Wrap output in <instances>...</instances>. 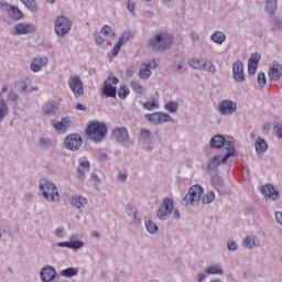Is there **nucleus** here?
<instances>
[{
    "label": "nucleus",
    "instance_id": "nucleus-1",
    "mask_svg": "<svg viewBox=\"0 0 282 282\" xmlns=\"http://www.w3.org/2000/svg\"><path fill=\"white\" fill-rule=\"evenodd\" d=\"M210 144L214 149H221L225 144V156L221 158V155H216L208 162L209 169H217L219 166L220 162L226 163V160L229 158H232L235 155V143L231 141H226V138L221 134H217L210 140Z\"/></svg>",
    "mask_w": 282,
    "mask_h": 282
},
{
    "label": "nucleus",
    "instance_id": "nucleus-2",
    "mask_svg": "<svg viewBox=\"0 0 282 282\" xmlns=\"http://www.w3.org/2000/svg\"><path fill=\"white\" fill-rule=\"evenodd\" d=\"M107 131V126L100 122H91L90 124H88V128L86 129L88 138H90V140H94V142H100L105 140Z\"/></svg>",
    "mask_w": 282,
    "mask_h": 282
},
{
    "label": "nucleus",
    "instance_id": "nucleus-3",
    "mask_svg": "<svg viewBox=\"0 0 282 282\" xmlns=\"http://www.w3.org/2000/svg\"><path fill=\"white\" fill-rule=\"evenodd\" d=\"M171 43H173V37L169 33H161L150 41L149 46L154 52H163L171 47Z\"/></svg>",
    "mask_w": 282,
    "mask_h": 282
},
{
    "label": "nucleus",
    "instance_id": "nucleus-4",
    "mask_svg": "<svg viewBox=\"0 0 282 282\" xmlns=\"http://www.w3.org/2000/svg\"><path fill=\"white\" fill-rule=\"evenodd\" d=\"M202 193H204L202 185H193L183 199V206H195V204H199Z\"/></svg>",
    "mask_w": 282,
    "mask_h": 282
},
{
    "label": "nucleus",
    "instance_id": "nucleus-5",
    "mask_svg": "<svg viewBox=\"0 0 282 282\" xmlns=\"http://www.w3.org/2000/svg\"><path fill=\"white\" fill-rule=\"evenodd\" d=\"M40 191H42L43 197L48 202H56L58 199V188L50 181H42L40 183Z\"/></svg>",
    "mask_w": 282,
    "mask_h": 282
},
{
    "label": "nucleus",
    "instance_id": "nucleus-6",
    "mask_svg": "<svg viewBox=\"0 0 282 282\" xmlns=\"http://www.w3.org/2000/svg\"><path fill=\"white\" fill-rule=\"evenodd\" d=\"M69 30H72V21L66 17H57L55 20V32L58 36H65V34H69Z\"/></svg>",
    "mask_w": 282,
    "mask_h": 282
},
{
    "label": "nucleus",
    "instance_id": "nucleus-7",
    "mask_svg": "<svg viewBox=\"0 0 282 282\" xmlns=\"http://www.w3.org/2000/svg\"><path fill=\"white\" fill-rule=\"evenodd\" d=\"M68 86L70 91H73L75 98H80L85 94L83 88V82L80 80V76L73 75L68 79Z\"/></svg>",
    "mask_w": 282,
    "mask_h": 282
},
{
    "label": "nucleus",
    "instance_id": "nucleus-8",
    "mask_svg": "<svg viewBox=\"0 0 282 282\" xmlns=\"http://www.w3.org/2000/svg\"><path fill=\"white\" fill-rule=\"evenodd\" d=\"M119 83L118 77L110 76L108 79L105 82V86L102 89L104 96H107L108 98H116V85Z\"/></svg>",
    "mask_w": 282,
    "mask_h": 282
},
{
    "label": "nucleus",
    "instance_id": "nucleus-9",
    "mask_svg": "<svg viewBox=\"0 0 282 282\" xmlns=\"http://www.w3.org/2000/svg\"><path fill=\"white\" fill-rule=\"evenodd\" d=\"M83 145V138L78 134H70L65 138L64 147L69 149V151H77Z\"/></svg>",
    "mask_w": 282,
    "mask_h": 282
},
{
    "label": "nucleus",
    "instance_id": "nucleus-10",
    "mask_svg": "<svg viewBox=\"0 0 282 282\" xmlns=\"http://www.w3.org/2000/svg\"><path fill=\"white\" fill-rule=\"evenodd\" d=\"M147 120L153 124H160L162 122H171V116L164 112H154L152 115H145Z\"/></svg>",
    "mask_w": 282,
    "mask_h": 282
},
{
    "label": "nucleus",
    "instance_id": "nucleus-11",
    "mask_svg": "<svg viewBox=\"0 0 282 282\" xmlns=\"http://www.w3.org/2000/svg\"><path fill=\"white\" fill-rule=\"evenodd\" d=\"M173 206H174L173 198H165L163 200V206H161L158 212V217L160 219H164L166 215H171V213H173Z\"/></svg>",
    "mask_w": 282,
    "mask_h": 282
},
{
    "label": "nucleus",
    "instance_id": "nucleus-12",
    "mask_svg": "<svg viewBox=\"0 0 282 282\" xmlns=\"http://www.w3.org/2000/svg\"><path fill=\"white\" fill-rule=\"evenodd\" d=\"M155 67H158V59H152L148 64L143 63V67L139 72L140 78L148 80L151 77V69H155Z\"/></svg>",
    "mask_w": 282,
    "mask_h": 282
},
{
    "label": "nucleus",
    "instance_id": "nucleus-13",
    "mask_svg": "<svg viewBox=\"0 0 282 282\" xmlns=\"http://www.w3.org/2000/svg\"><path fill=\"white\" fill-rule=\"evenodd\" d=\"M219 111L223 116H230L237 111V104L230 100H224L219 105Z\"/></svg>",
    "mask_w": 282,
    "mask_h": 282
},
{
    "label": "nucleus",
    "instance_id": "nucleus-14",
    "mask_svg": "<svg viewBox=\"0 0 282 282\" xmlns=\"http://www.w3.org/2000/svg\"><path fill=\"white\" fill-rule=\"evenodd\" d=\"M232 72L236 83H243L246 80V75H243V63H241V61L234 63Z\"/></svg>",
    "mask_w": 282,
    "mask_h": 282
},
{
    "label": "nucleus",
    "instance_id": "nucleus-15",
    "mask_svg": "<svg viewBox=\"0 0 282 282\" xmlns=\"http://www.w3.org/2000/svg\"><path fill=\"white\" fill-rule=\"evenodd\" d=\"M36 26L34 24H25V23H19L14 26V33L18 34V36H21L23 34H32V32H35Z\"/></svg>",
    "mask_w": 282,
    "mask_h": 282
},
{
    "label": "nucleus",
    "instance_id": "nucleus-16",
    "mask_svg": "<svg viewBox=\"0 0 282 282\" xmlns=\"http://www.w3.org/2000/svg\"><path fill=\"white\" fill-rule=\"evenodd\" d=\"M282 76V65L274 62L269 69V78L270 80H273V83H276L279 78Z\"/></svg>",
    "mask_w": 282,
    "mask_h": 282
},
{
    "label": "nucleus",
    "instance_id": "nucleus-17",
    "mask_svg": "<svg viewBox=\"0 0 282 282\" xmlns=\"http://www.w3.org/2000/svg\"><path fill=\"white\" fill-rule=\"evenodd\" d=\"M261 193L269 199H273V200L279 199V191L274 189V186L272 185L262 186Z\"/></svg>",
    "mask_w": 282,
    "mask_h": 282
},
{
    "label": "nucleus",
    "instance_id": "nucleus-18",
    "mask_svg": "<svg viewBox=\"0 0 282 282\" xmlns=\"http://www.w3.org/2000/svg\"><path fill=\"white\" fill-rule=\"evenodd\" d=\"M47 63H48L47 57L37 56L33 59V62L31 64V70L32 72H41V68L47 66Z\"/></svg>",
    "mask_w": 282,
    "mask_h": 282
},
{
    "label": "nucleus",
    "instance_id": "nucleus-19",
    "mask_svg": "<svg viewBox=\"0 0 282 282\" xmlns=\"http://www.w3.org/2000/svg\"><path fill=\"white\" fill-rule=\"evenodd\" d=\"M55 278H56V270H54V268L52 267H45L41 271L42 281L50 282V281H54Z\"/></svg>",
    "mask_w": 282,
    "mask_h": 282
},
{
    "label": "nucleus",
    "instance_id": "nucleus-20",
    "mask_svg": "<svg viewBox=\"0 0 282 282\" xmlns=\"http://www.w3.org/2000/svg\"><path fill=\"white\" fill-rule=\"evenodd\" d=\"M261 58V55L254 53L250 56L249 63H248V72L249 74H256L257 67H259V59Z\"/></svg>",
    "mask_w": 282,
    "mask_h": 282
},
{
    "label": "nucleus",
    "instance_id": "nucleus-21",
    "mask_svg": "<svg viewBox=\"0 0 282 282\" xmlns=\"http://www.w3.org/2000/svg\"><path fill=\"white\" fill-rule=\"evenodd\" d=\"M89 161H84L79 163V166L77 169V175L79 177V180H84L85 178V174L89 173Z\"/></svg>",
    "mask_w": 282,
    "mask_h": 282
},
{
    "label": "nucleus",
    "instance_id": "nucleus-22",
    "mask_svg": "<svg viewBox=\"0 0 282 282\" xmlns=\"http://www.w3.org/2000/svg\"><path fill=\"white\" fill-rule=\"evenodd\" d=\"M113 137L118 142H124L129 138V132L124 128H117L113 130Z\"/></svg>",
    "mask_w": 282,
    "mask_h": 282
},
{
    "label": "nucleus",
    "instance_id": "nucleus-23",
    "mask_svg": "<svg viewBox=\"0 0 282 282\" xmlns=\"http://www.w3.org/2000/svg\"><path fill=\"white\" fill-rule=\"evenodd\" d=\"M52 127H54L56 131H67V127H69V118H63L57 123L52 121Z\"/></svg>",
    "mask_w": 282,
    "mask_h": 282
},
{
    "label": "nucleus",
    "instance_id": "nucleus-24",
    "mask_svg": "<svg viewBox=\"0 0 282 282\" xmlns=\"http://www.w3.org/2000/svg\"><path fill=\"white\" fill-rule=\"evenodd\" d=\"M160 98V95L156 93L153 97L150 98L149 101L144 104V109H148V111H151L153 109H158L159 104L158 100Z\"/></svg>",
    "mask_w": 282,
    "mask_h": 282
},
{
    "label": "nucleus",
    "instance_id": "nucleus-25",
    "mask_svg": "<svg viewBox=\"0 0 282 282\" xmlns=\"http://www.w3.org/2000/svg\"><path fill=\"white\" fill-rule=\"evenodd\" d=\"M254 147L258 154L265 153L268 151V142L261 138L257 139Z\"/></svg>",
    "mask_w": 282,
    "mask_h": 282
},
{
    "label": "nucleus",
    "instance_id": "nucleus-26",
    "mask_svg": "<svg viewBox=\"0 0 282 282\" xmlns=\"http://www.w3.org/2000/svg\"><path fill=\"white\" fill-rule=\"evenodd\" d=\"M121 36L118 41V43L112 48V56H118V52H120L122 45H124L129 41V36L127 35Z\"/></svg>",
    "mask_w": 282,
    "mask_h": 282
},
{
    "label": "nucleus",
    "instance_id": "nucleus-27",
    "mask_svg": "<svg viewBox=\"0 0 282 282\" xmlns=\"http://www.w3.org/2000/svg\"><path fill=\"white\" fill-rule=\"evenodd\" d=\"M9 14L15 21H20V19H23V17H24L23 12H21V9L17 8V7H10Z\"/></svg>",
    "mask_w": 282,
    "mask_h": 282
},
{
    "label": "nucleus",
    "instance_id": "nucleus-28",
    "mask_svg": "<svg viewBox=\"0 0 282 282\" xmlns=\"http://www.w3.org/2000/svg\"><path fill=\"white\" fill-rule=\"evenodd\" d=\"M70 204L73 206H76V208H83V206H85L87 204V198L85 197H78V196H74L70 198Z\"/></svg>",
    "mask_w": 282,
    "mask_h": 282
},
{
    "label": "nucleus",
    "instance_id": "nucleus-29",
    "mask_svg": "<svg viewBox=\"0 0 282 282\" xmlns=\"http://www.w3.org/2000/svg\"><path fill=\"white\" fill-rule=\"evenodd\" d=\"M212 41H214V43H218V45H221V43L226 41V34H224V32L217 31L212 35Z\"/></svg>",
    "mask_w": 282,
    "mask_h": 282
},
{
    "label": "nucleus",
    "instance_id": "nucleus-30",
    "mask_svg": "<svg viewBox=\"0 0 282 282\" xmlns=\"http://www.w3.org/2000/svg\"><path fill=\"white\" fill-rule=\"evenodd\" d=\"M265 8L269 14H274V12L276 11V0H267Z\"/></svg>",
    "mask_w": 282,
    "mask_h": 282
},
{
    "label": "nucleus",
    "instance_id": "nucleus-31",
    "mask_svg": "<svg viewBox=\"0 0 282 282\" xmlns=\"http://www.w3.org/2000/svg\"><path fill=\"white\" fill-rule=\"evenodd\" d=\"M189 65H191V67H193V69H203L204 59L193 58L189 61Z\"/></svg>",
    "mask_w": 282,
    "mask_h": 282
},
{
    "label": "nucleus",
    "instance_id": "nucleus-32",
    "mask_svg": "<svg viewBox=\"0 0 282 282\" xmlns=\"http://www.w3.org/2000/svg\"><path fill=\"white\" fill-rule=\"evenodd\" d=\"M145 227L148 232H150L151 235H155V232H158V225L151 220L145 221Z\"/></svg>",
    "mask_w": 282,
    "mask_h": 282
},
{
    "label": "nucleus",
    "instance_id": "nucleus-33",
    "mask_svg": "<svg viewBox=\"0 0 282 282\" xmlns=\"http://www.w3.org/2000/svg\"><path fill=\"white\" fill-rule=\"evenodd\" d=\"M31 12H36V0H20Z\"/></svg>",
    "mask_w": 282,
    "mask_h": 282
},
{
    "label": "nucleus",
    "instance_id": "nucleus-34",
    "mask_svg": "<svg viewBox=\"0 0 282 282\" xmlns=\"http://www.w3.org/2000/svg\"><path fill=\"white\" fill-rule=\"evenodd\" d=\"M245 248H254L257 246V238L256 237H247L243 240Z\"/></svg>",
    "mask_w": 282,
    "mask_h": 282
},
{
    "label": "nucleus",
    "instance_id": "nucleus-35",
    "mask_svg": "<svg viewBox=\"0 0 282 282\" xmlns=\"http://www.w3.org/2000/svg\"><path fill=\"white\" fill-rule=\"evenodd\" d=\"M78 274V269L68 268L62 271L63 276H67L68 279H72V276H76Z\"/></svg>",
    "mask_w": 282,
    "mask_h": 282
},
{
    "label": "nucleus",
    "instance_id": "nucleus-36",
    "mask_svg": "<svg viewBox=\"0 0 282 282\" xmlns=\"http://www.w3.org/2000/svg\"><path fill=\"white\" fill-rule=\"evenodd\" d=\"M207 274H224V270L219 265H212L206 269Z\"/></svg>",
    "mask_w": 282,
    "mask_h": 282
},
{
    "label": "nucleus",
    "instance_id": "nucleus-37",
    "mask_svg": "<svg viewBox=\"0 0 282 282\" xmlns=\"http://www.w3.org/2000/svg\"><path fill=\"white\" fill-rule=\"evenodd\" d=\"M131 87L135 94H144V87H142L140 82H131Z\"/></svg>",
    "mask_w": 282,
    "mask_h": 282
},
{
    "label": "nucleus",
    "instance_id": "nucleus-38",
    "mask_svg": "<svg viewBox=\"0 0 282 282\" xmlns=\"http://www.w3.org/2000/svg\"><path fill=\"white\" fill-rule=\"evenodd\" d=\"M8 115V105L3 102V99L0 100V120H3Z\"/></svg>",
    "mask_w": 282,
    "mask_h": 282
},
{
    "label": "nucleus",
    "instance_id": "nucleus-39",
    "mask_svg": "<svg viewBox=\"0 0 282 282\" xmlns=\"http://www.w3.org/2000/svg\"><path fill=\"white\" fill-rule=\"evenodd\" d=\"M118 96H119L120 100H124V98H127V96H129V88H127V86H121L118 89Z\"/></svg>",
    "mask_w": 282,
    "mask_h": 282
},
{
    "label": "nucleus",
    "instance_id": "nucleus-40",
    "mask_svg": "<svg viewBox=\"0 0 282 282\" xmlns=\"http://www.w3.org/2000/svg\"><path fill=\"white\" fill-rule=\"evenodd\" d=\"M203 204H212V202H215V193L209 192L202 198Z\"/></svg>",
    "mask_w": 282,
    "mask_h": 282
},
{
    "label": "nucleus",
    "instance_id": "nucleus-41",
    "mask_svg": "<svg viewBox=\"0 0 282 282\" xmlns=\"http://www.w3.org/2000/svg\"><path fill=\"white\" fill-rule=\"evenodd\" d=\"M203 69H205V72H210L212 74L216 72L213 62H203Z\"/></svg>",
    "mask_w": 282,
    "mask_h": 282
},
{
    "label": "nucleus",
    "instance_id": "nucleus-42",
    "mask_svg": "<svg viewBox=\"0 0 282 282\" xmlns=\"http://www.w3.org/2000/svg\"><path fill=\"white\" fill-rule=\"evenodd\" d=\"M166 111H170L171 113H175L177 111V102L171 101L165 105Z\"/></svg>",
    "mask_w": 282,
    "mask_h": 282
},
{
    "label": "nucleus",
    "instance_id": "nucleus-43",
    "mask_svg": "<svg viewBox=\"0 0 282 282\" xmlns=\"http://www.w3.org/2000/svg\"><path fill=\"white\" fill-rule=\"evenodd\" d=\"M101 34H104V36H115L113 30H111V26L109 25H105L101 29Z\"/></svg>",
    "mask_w": 282,
    "mask_h": 282
},
{
    "label": "nucleus",
    "instance_id": "nucleus-44",
    "mask_svg": "<svg viewBox=\"0 0 282 282\" xmlns=\"http://www.w3.org/2000/svg\"><path fill=\"white\" fill-rule=\"evenodd\" d=\"M265 83H268V79H265V74L264 73H259L258 74V84L260 87H265Z\"/></svg>",
    "mask_w": 282,
    "mask_h": 282
},
{
    "label": "nucleus",
    "instance_id": "nucleus-45",
    "mask_svg": "<svg viewBox=\"0 0 282 282\" xmlns=\"http://www.w3.org/2000/svg\"><path fill=\"white\" fill-rule=\"evenodd\" d=\"M55 109H56V107H54V106H52V105H46V106L44 107L43 113H44L45 116H50L51 113H54Z\"/></svg>",
    "mask_w": 282,
    "mask_h": 282
},
{
    "label": "nucleus",
    "instance_id": "nucleus-46",
    "mask_svg": "<svg viewBox=\"0 0 282 282\" xmlns=\"http://www.w3.org/2000/svg\"><path fill=\"white\" fill-rule=\"evenodd\" d=\"M68 248H73L74 250H78V248H83V242L78 241V240L68 242Z\"/></svg>",
    "mask_w": 282,
    "mask_h": 282
},
{
    "label": "nucleus",
    "instance_id": "nucleus-47",
    "mask_svg": "<svg viewBox=\"0 0 282 282\" xmlns=\"http://www.w3.org/2000/svg\"><path fill=\"white\" fill-rule=\"evenodd\" d=\"M141 138H151V131L149 129H142L140 132Z\"/></svg>",
    "mask_w": 282,
    "mask_h": 282
},
{
    "label": "nucleus",
    "instance_id": "nucleus-48",
    "mask_svg": "<svg viewBox=\"0 0 282 282\" xmlns=\"http://www.w3.org/2000/svg\"><path fill=\"white\" fill-rule=\"evenodd\" d=\"M95 41L97 45H102V43H105V39L100 36V34H95Z\"/></svg>",
    "mask_w": 282,
    "mask_h": 282
},
{
    "label": "nucleus",
    "instance_id": "nucleus-49",
    "mask_svg": "<svg viewBox=\"0 0 282 282\" xmlns=\"http://www.w3.org/2000/svg\"><path fill=\"white\" fill-rule=\"evenodd\" d=\"M273 25H274L275 30H282V22H281V20L274 19L273 20Z\"/></svg>",
    "mask_w": 282,
    "mask_h": 282
},
{
    "label": "nucleus",
    "instance_id": "nucleus-50",
    "mask_svg": "<svg viewBox=\"0 0 282 282\" xmlns=\"http://www.w3.org/2000/svg\"><path fill=\"white\" fill-rule=\"evenodd\" d=\"M228 249L229 250H237V242H235V240H229L228 241Z\"/></svg>",
    "mask_w": 282,
    "mask_h": 282
},
{
    "label": "nucleus",
    "instance_id": "nucleus-51",
    "mask_svg": "<svg viewBox=\"0 0 282 282\" xmlns=\"http://www.w3.org/2000/svg\"><path fill=\"white\" fill-rule=\"evenodd\" d=\"M117 180H118L119 182H127V173H120V174H118Z\"/></svg>",
    "mask_w": 282,
    "mask_h": 282
},
{
    "label": "nucleus",
    "instance_id": "nucleus-52",
    "mask_svg": "<svg viewBox=\"0 0 282 282\" xmlns=\"http://www.w3.org/2000/svg\"><path fill=\"white\" fill-rule=\"evenodd\" d=\"M275 220L278 221V224H281L282 226V212L275 213Z\"/></svg>",
    "mask_w": 282,
    "mask_h": 282
},
{
    "label": "nucleus",
    "instance_id": "nucleus-53",
    "mask_svg": "<svg viewBox=\"0 0 282 282\" xmlns=\"http://www.w3.org/2000/svg\"><path fill=\"white\" fill-rule=\"evenodd\" d=\"M9 100H19V95L17 93H10Z\"/></svg>",
    "mask_w": 282,
    "mask_h": 282
},
{
    "label": "nucleus",
    "instance_id": "nucleus-54",
    "mask_svg": "<svg viewBox=\"0 0 282 282\" xmlns=\"http://www.w3.org/2000/svg\"><path fill=\"white\" fill-rule=\"evenodd\" d=\"M129 12H133L135 10V3L133 2H128V6H127Z\"/></svg>",
    "mask_w": 282,
    "mask_h": 282
},
{
    "label": "nucleus",
    "instance_id": "nucleus-55",
    "mask_svg": "<svg viewBox=\"0 0 282 282\" xmlns=\"http://www.w3.org/2000/svg\"><path fill=\"white\" fill-rule=\"evenodd\" d=\"M134 72H135V70H133V67H129V68H127V70H126V76H133Z\"/></svg>",
    "mask_w": 282,
    "mask_h": 282
},
{
    "label": "nucleus",
    "instance_id": "nucleus-56",
    "mask_svg": "<svg viewBox=\"0 0 282 282\" xmlns=\"http://www.w3.org/2000/svg\"><path fill=\"white\" fill-rule=\"evenodd\" d=\"M75 108L78 110V111H85V106H83L82 104H77L75 106Z\"/></svg>",
    "mask_w": 282,
    "mask_h": 282
},
{
    "label": "nucleus",
    "instance_id": "nucleus-57",
    "mask_svg": "<svg viewBox=\"0 0 282 282\" xmlns=\"http://www.w3.org/2000/svg\"><path fill=\"white\" fill-rule=\"evenodd\" d=\"M56 235H57V237H63V228H58L56 230Z\"/></svg>",
    "mask_w": 282,
    "mask_h": 282
},
{
    "label": "nucleus",
    "instance_id": "nucleus-58",
    "mask_svg": "<svg viewBox=\"0 0 282 282\" xmlns=\"http://www.w3.org/2000/svg\"><path fill=\"white\" fill-rule=\"evenodd\" d=\"M204 279H206V275L199 273V274H198V282L204 281Z\"/></svg>",
    "mask_w": 282,
    "mask_h": 282
},
{
    "label": "nucleus",
    "instance_id": "nucleus-59",
    "mask_svg": "<svg viewBox=\"0 0 282 282\" xmlns=\"http://www.w3.org/2000/svg\"><path fill=\"white\" fill-rule=\"evenodd\" d=\"M173 217H174L175 219H180V212H178V210H175V212L173 213Z\"/></svg>",
    "mask_w": 282,
    "mask_h": 282
},
{
    "label": "nucleus",
    "instance_id": "nucleus-60",
    "mask_svg": "<svg viewBox=\"0 0 282 282\" xmlns=\"http://www.w3.org/2000/svg\"><path fill=\"white\" fill-rule=\"evenodd\" d=\"M47 140H45V139H41V141H40V144L42 145V147H45V144H47Z\"/></svg>",
    "mask_w": 282,
    "mask_h": 282
},
{
    "label": "nucleus",
    "instance_id": "nucleus-61",
    "mask_svg": "<svg viewBox=\"0 0 282 282\" xmlns=\"http://www.w3.org/2000/svg\"><path fill=\"white\" fill-rule=\"evenodd\" d=\"M191 36H192L193 41H197L199 39V36L195 33H192Z\"/></svg>",
    "mask_w": 282,
    "mask_h": 282
},
{
    "label": "nucleus",
    "instance_id": "nucleus-62",
    "mask_svg": "<svg viewBox=\"0 0 282 282\" xmlns=\"http://www.w3.org/2000/svg\"><path fill=\"white\" fill-rule=\"evenodd\" d=\"M278 138H282V127L278 129Z\"/></svg>",
    "mask_w": 282,
    "mask_h": 282
},
{
    "label": "nucleus",
    "instance_id": "nucleus-63",
    "mask_svg": "<svg viewBox=\"0 0 282 282\" xmlns=\"http://www.w3.org/2000/svg\"><path fill=\"white\" fill-rule=\"evenodd\" d=\"M8 91V86H3L2 87V93H7Z\"/></svg>",
    "mask_w": 282,
    "mask_h": 282
},
{
    "label": "nucleus",
    "instance_id": "nucleus-64",
    "mask_svg": "<svg viewBox=\"0 0 282 282\" xmlns=\"http://www.w3.org/2000/svg\"><path fill=\"white\" fill-rule=\"evenodd\" d=\"M93 237H96L98 239L99 237L98 231L93 232Z\"/></svg>",
    "mask_w": 282,
    "mask_h": 282
}]
</instances>
